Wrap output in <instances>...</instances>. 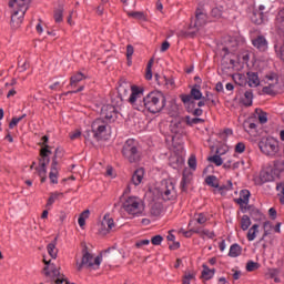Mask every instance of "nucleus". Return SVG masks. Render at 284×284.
Segmentation results:
<instances>
[{
  "instance_id": "6ab92c4d",
  "label": "nucleus",
  "mask_w": 284,
  "mask_h": 284,
  "mask_svg": "<svg viewBox=\"0 0 284 284\" xmlns=\"http://www.w3.org/2000/svg\"><path fill=\"white\" fill-rule=\"evenodd\" d=\"M246 74H247L250 88H253V87L258 88V85H261V80L258 79L257 72L248 71Z\"/></svg>"
},
{
  "instance_id": "69168bd1",
  "label": "nucleus",
  "mask_w": 284,
  "mask_h": 284,
  "mask_svg": "<svg viewBox=\"0 0 284 284\" xmlns=\"http://www.w3.org/2000/svg\"><path fill=\"white\" fill-rule=\"evenodd\" d=\"M276 209H274V207H271L270 210H268V215L271 216V219H272V221H276Z\"/></svg>"
},
{
  "instance_id": "4d7b16f0",
  "label": "nucleus",
  "mask_w": 284,
  "mask_h": 284,
  "mask_svg": "<svg viewBox=\"0 0 284 284\" xmlns=\"http://www.w3.org/2000/svg\"><path fill=\"white\" fill-rule=\"evenodd\" d=\"M201 236H207V239H214L216 236V234H214V231L202 230Z\"/></svg>"
},
{
  "instance_id": "39448f33",
  "label": "nucleus",
  "mask_w": 284,
  "mask_h": 284,
  "mask_svg": "<svg viewBox=\"0 0 284 284\" xmlns=\"http://www.w3.org/2000/svg\"><path fill=\"white\" fill-rule=\"evenodd\" d=\"M122 156L130 163H139L141 161V151L139 143L134 139H129L122 146Z\"/></svg>"
},
{
  "instance_id": "2eb2a0df",
  "label": "nucleus",
  "mask_w": 284,
  "mask_h": 284,
  "mask_svg": "<svg viewBox=\"0 0 284 284\" xmlns=\"http://www.w3.org/2000/svg\"><path fill=\"white\" fill-rule=\"evenodd\" d=\"M101 116L106 119V121H112V119H116V108L112 104H106L102 106Z\"/></svg>"
},
{
  "instance_id": "7ed1b4c3",
  "label": "nucleus",
  "mask_w": 284,
  "mask_h": 284,
  "mask_svg": "<svg viewBox=\"0 0 284 284\" xmlns=\"http://www.w3.org/2000/svg\"><path fill=\"white\" fill-rule=\"evenodd\" d=\"M32 0H9V8L11 9V28L17 30L21 28L26 12L30 9Z\"/></svg>"
},
{
  "instance_id": "3c124183",
  "label": "nucleus",
  "mask_w": 284,
  "mask_h": 284,
  "mask_svg": "<svg viewBox=\"0 0 284 284\" xmlns=\"http://www.w3.org/2000/svg\"><path fill=\"white\" fill-rule=\"evenodd\" d=\"M281 274V268H270L267 275L270 278H276Z\"/></svg>"
},
{
  "instance_id": "423d86ee",
  "label": "nucleus",
  "mask_w": 284,
  "mask_h": 284,
  "mask_svg": "<svg viewBox=\"0 0 284 284\" xmlns=\"http://www.w3.org/2000/svg\"><path fill=\"white\" fill-rule=\"evenodd\" d=\"M258 148L266 156H275L278 153V141L274 138H262Z\"/></svg>"
},
{
  "instance_id": "20e7f679",
  "label": "nucleus",
  "mask_w": 284,
  "mask_h": 284,
  "mask_svg": "<svg viewBox=\"0 0 284 284\" xmlns=\"http://www.w3.org/2000/svg\"><path fill=\"white\" fill-rule=\"evenodd\" d=\"M205 23H207V11L203 4H199L195 10V17L191 18V22L189 24V30L193 31H186L185 37H191V39H194L196 37V32H199V30H201Z\"/></svg>"
},
{
  "instance_id": "1a4fd4ad",
  "label": "nucleus",
  "mask_w": 284,
  "mask_h": 284,
  "mask_svg": "<svg viewBox=\"0 0 284 284\" xmlns=\"http://www.w3.org/2000/svg\"><path fill=\"white\" fill-rule=\"evenodd\" d=\"M139 205H141V203L139 202V199L134 196H130L123 202L122 207L128 212V214H132L134 216L136 214H141V210H139Z\"/></svg>"
},
{
  "instance_id": "5fc2aeb1",
  "label": "nucleus",
  "mask_w": 284,
  "mask_h": 284,
  "mask_svg": "<svg viewBox=\"0 0 284 284\" xmlns=\"http://www.w3.org/2000/svg\"><path fill=\"white\" fill-rule=\"evenodd\" d=\"M151 243L152 245H161V243H163V237L161 235H154L151 239Z\"/></svg>"
},
{
  "instance_id": "cd10ccee",
  "label": "nucleus",
  "mask_w": 284,
  "mask_h": 284,
  "mask_svg": "<svg viewBox=\"0 0 284 284\" xmlns=\"http://www.w3.org/2000/svg\"><path fill=\"white\" fill-rule=\"evenodd\" d=\"M63 154H65V152L63 151V148L58 146L54 151L53 156H52L51 165H59V160L58 159H63Z\"/></svg>"
},
{
  "instance_id": "c85d7f7f",
  "label": "nucleus",
  "mask_w": 284,
  "mask_h": 284,
  "mask_svg": "<svg viewBox=\"0 0 284 284\" xmlns=\"http://www.w3.org/2000/svg\"><path fill=\"white\" fill-rule=\"evenodd\" d=\"M85 79V75L82 72H78L70 78V85L71 88H77V83H80V81H83Z\"/></svg>"
},
{
  "instance_id": "e433bc0d",
  "label": "nucleus",
  "mask_w": 284,
  "mask_h": 284,
  "mask_svg": "<svg viewBox=\"0 0 284 284\" xmlns=\"http://www.w3.org/2000/svg\"><path fill=\"white\" fill-rule=\"evenodd\" d=\"M125 101V98H122L120 94L111 98V105H113L114 108H121V105H123V102Z\"/></svg>"
},
{
  "instance_id": "0eeeda50",
  "label": "nucleus",
  "mask_w": 284,
  "mask_h": 284,
  "mask_svg": "<svg viewBox=\"0 0 284 284\" xmlns=\"http://www.w3.org/2000/svg\"><path fill=\"white\" fill-rule=\"evenodd\" d=\"M159 192L163 201H174L176 199V189H174V183L170 180H163L161 182Z\"/></svg>"
},
{
  "instance_id": "8fccbe9b",
  "label": "nucleus",
  "mask_w": 284,
  "mask_h": 284,
  "mask_svg": "<svg viewBox=\"0 0 284 284\" xmlns=\"http://www.w3.org/2000/svg\"><path fill=\"white\" fill-rule=\"evenodd\" d=\"M187 163L191 170H196V155H191Z\"/></svg>"
},
{
  "instance_id": "bf43d9fd",
  "label": "nucleus",
  "mask_w": 284,
  "mask_h": 284,
  "mask_svg": "<svg viewBox=\"0 0 284 284\" xmlns=\"http://www.w3.org/2000/svg\"><path fill=\"white\" fill-rule=\"evenodd\" d=\"M207 99H210V95H207V98H202L201 100H197L199 102H196V108L201 110V108H203L205 103H207Z\"/></svg>"
},
{
  "instance_id": "f03ea898",
  "label": "nucleus",
  "mask_w": 284,
  "mask_h": 284,
  "mask_svg": "<svg viewBox=\"0 0 284 284\" xmlns=\"http://www.w3.org/2000/svg\"><path fill=\"white\" fill-rule=\"evenodd\" d=\"M202 98L203 93L201 92V84H194L189 94L180 95L186 112L193 116H203V109L196 108V101H201Z\"/></svg>"
},
{
  "instance_id": "7c9ffc66",
  "label": "nucleus",
  "mask_w": 284,
  "mask_h": 284,
  "mask_svg": "<svg viewBox=\"0 0 284 284\" xmlns=\"http://www.w3.org/2000/svg\"><path fill=\"white\" fill-rule=\"evenodd\" d=\"M248 210H250V216L251 219H253V221H261V219H263V215L258 209L248 206Z\"/></svg>"
},
{
  "instance_id": "dca6fc26",
  "label": "nucleus",
  "mask_w": 284,
  "mask_h": 284,
  "mask_svg": "<svg viewBox=\"0 0 284 284\" xmlns=\"http://www.w3.org/2000/svg\"><path fill=\"white\" fill-rule=\"evenodd\" d=\"M82 245V265H88L89 267H92L94 263H92L93 256L88 251V244L85 242L81 243Z\"/></svg>"
},
{
  "instance_id": "b1692460",
  "label": "nucleus",
  "mask_w": 284,
  "mask_h": 284,
  "mask_svg": "<svg viewBox=\"0 0 284 284\" xmlns=\"http://www.w3.org/2000/svg\"><path fill=\"white\" fill-rule=\"evenodd\" d=\"M242 252H243V247H241V245L235 243L231 245L229 256H231V258H236L237 256H241Z\"/></svg>"
},
{
  "instance_id": "864d4df0",
  "label": "nucleus",
  "mask_w": 284,
  "mask_h": 284,
  "mask_svg": "<svg viewBox=\"0 0 284 284\" xmlns=\"http://www.w3.org/2000/svg\"><path fill=\"white\" fill-rule=\"evenodd\" d=\"M129 17H133V19H145V14L141 11L129 12Z\"/></svg>"
},
{
  "instance_id": "ea45409f",
  "label": "nucleus",
  "mask_w": 284,
  "mask_h": 284,
  "mask_svg": "<svg viewBox=\"0 0 284 284\" xmlns=\"http://www.w3.org/2000/svg\"><path fill=\"white\" fill-rule=\"evenodd\" d=\"M261 267V264L254 261H248L246 263V272H254Z\"/></svg>"
},
{
  "instance_id": "ddd939ff",
  "label": "nucleus",
  "mask_w": 284,
  "mask_h": 284,
  "mask_svg": "<svg viewBox=\"0 0 284 284\" xmlns=\"http://www.w3.org/2000/svg\"><path fill=\"white\" fill-rule=\"evenodd\" d=\"M144 89L139 88L138 85H132L131 87V95L129 98V103L131 105H139L138 101L143 97Z\"/></svg>"
},
{
  "instance_id": "a878e982",
  "label": "nucleus",
  "mask_w": 284,
  "mask_h": 284,
  "mask_svg": "<svg viewBox=\"0 0 284 284\" xmlns=\"http://www.w3.org/2000/svg\"><path fill=\"white\" fill-rule=\"evenodd\" d=\"M222 154L223 153H221V151H219V149H217L216 152H215V155L209 156L207 161L210 163H214L217 168H220V165L223 164V158H221Z\"/></svg>"
},
{
  "instance_id": "f704fd0d",
  "label": "nucleus",
  "mask_w": 284,
  "mask_h": 284,
  "mask_svg": "<svg viewBox=\"0 0 284 284\" xmlns=\"http://www.w3.org/2000/svg\"><path fill=\"white\" fill-rule=\"evenodd\" d=\"M205 183L210 187H219V179L216 175H209L205 178Z\"/></svg>"
},
{
  "instance_id": "0e129e2a",
  "label": "nucleus",
  "mask_w": 284,
  "mask_h": 284,
  "mask_svg": "<svg viewBox=\"0 0 284 284\" xmlns=\"http://www.w3.org/2000/svg\"><path fill=\"white\" fill-rule=\"evenodd\" d=\"M277 192H280L278 196H284V182H281L276 185Z\"/></svg>"
},
{
  "instance_id": "412c9836",
  "label": "nucleus",
  "mask_w": 284,
  "mask_h": 284,
  "mask_svg": "<svg viewBox=\"0 0 284 284\" xmlns=\"http://www.w3.org/2000/svg\"><path fill=\"white\" fill-rule=\"evenodd\" d=\"M144 174L145 170H143V168L136 169L131 179L133 185H141V181H143Z\"/></svg>"
},
{
  "instance_id": "f8f14e48",
  "label": "nucleus",
  "mask_w": 284,
  "mask_h": 284,
  "mask_svg": "<svg viewBox=\"0 0 284 284\" xmlns=\"http://www.w3.org/2000/svg\"><path fill=\"white\" fill-rule=\"evenodd\" d=\"M252 45L253 48H256L258 52H265L270 48L265 36H257L252 40Z\"/></svg>"
},
{
  "instance_id": "f3484780",
  "label": "nucleus",
  "mask_w": 284,
  "mask_h": 284,
  "mask_svg": "<svg viewBox=\"0 0 284 284\" xmlns=\"http://www.w3.org/2000/svg\"><path fill=\"white\" fill-rule=\"evenodd\" d=\"M251 21L252 23H255V26H263V23H265V14L254 9L251 16Z\"/></svg>"
},
{
  "instance_id": "774afa93",
  "label": "nucleus",
  "mask_w": 284,
  "mask_h": 284,
  "mask_svg": "<svg viewBox=\"0 0 284 284\" xmlns=\"http://www.w3.org/2000/svg\"><path fill=\"white\" fill-rule=\"evenodd\" d=\"M168 50H170V42L164 41L161 45V52H168Z\"/></svg>"
},
{
  "instance_id": "13d9d810",
  "label": "nucleus",
  "mask_w": 284,
  "mask_h": 284,
  "mask_svg": "<svg viewBox=\"0 0 284 284\" xmlns=\"http://www.w3.org/2000/svg\"><path fill=\"white\" fill-rule=\"evenodd\" d=\"M274 84H268L267 87H264L263 89H262V92L264 93V94H270V95H272V94H274Z\"/></svg>"
},
{
  "instance_id": "2f4dec72",
  "label": "nucleus",
  "mask_w": 284,
  "mask_h": 284,
  "mask_svg": "<svg viewBox=\"0 0 284 284\" xmlns=\"http://www.w3.org/2000/svg\"><path fill=\"white\" fill-rule=\"evenodd\" d=\"M240 225L243 232H246V230H250V225H252V220H250V215H243L241 219Z\"/></svg>"
},
{
  "instance_id": "6e6d98bb",
  "label": "nucleus",
  "mask_w": 284,
  "mask_h": 284,
  "mask_svg": "<svg viewBox=\"0 0 284 284\" xmlns=\"http://www.w3.org/2000/svg\"><path fill=\"white\" fill-rule=\"evenodd\" d=\"M235 152H236L237 154H243V152H245V143L239 142V143L235 145Z\"/></svg>"
},
{
  "instance_id": "a18cd8bd",
  "label": "nucleus",
  "mask_w": 284,
  "mask_h": 284,
  "mask_svg": "<svg viewBox=\"0 0 284 284\" xmlns=\"http://www.w3.org/2000/svg\"><path fill=\"white\" fill-rule=\"evenodd\" d=\"M250 196H251V193L248 190H242L240 192V199H242L246 203H250Z\"/></svg>"
},
{
  "instance_id": "49530a36",
  "label": "nucleus",
  "mask_w": 284,
  "mask_h": 284,
  "mask_svg": "<svg viewBox=\"0 0 284 284\" xmlns=\"http://www.w3.org/2000/svg\"><path fill=\"white\" fill-rule=\"evenodd\" d=\"M102 225H106L108 230H112V227H114V220L105 215Z\"/></svg>"
},
{
  "instance_id": "aec40b11",
  "label": "nucleus",
  "mask_w": 284,
  "mask_h": 284,
  "mask_svg": "<svg viewBox=\"0 0 284 284\" xmlns=\"http://www.w3.org/2000/svg\"><path fill=\"white\" fill-rule=\"evenodd\" d=\"M63 12H65V8L63 3H59L58 7L53 10V18L55 23H61L63 21Z\"/></svg>"
},
{
  "instance_id": "79ce46f5",
  "label": "nucleus",
  "mask_w": 284,
  "mask_h": 284,
  "mask_svg": "<svg viewBox=\"0 0 284 284\" xmlns=\"http://www.w3.org/2000/svg\"><path fill=\"white\" fill-rule=\"evenodd\" d=\"M154 79L158 85H168V78L165 75L161 77L159 73H155Z\"/></svg>"
},
{
  "instance_id": "c9c22d12",
  "label": "nucleus",
  "mask_w": 284,
  "mask_h": 284,
  "mask_svg": "<svg viewBox=\"0 0 284 284\" xmlns=\"http://www.w3.org/2000/svg\"><path fill=\"white\" fill-rule=\"evenodd\" d=\"M255 113L257 114V119L262 125L267 123V112L261 109H255Z\"/></svg>"
},
{
  "instance_id": "5701e85b",
  "label": "nucleus",
  "mask_w": 284,
  "mask_h": 284,
  "mask_svg": "<svg viewBox=\"0 0 284 284\" xmlns=\"http://www.w3.org/2000/svg\"><path fill=\"white\" fill-rule=\"evenodd\" d=\"M104 256L106 261H114V258H119L120 252L114 247H111V248L109 247L108 250L104 251Z\"/></svg>"
},
{
  "instance_id": "f257e3e1",
  "label": "nucleus",
  "mask_w": 284,
  "mask_h": 284,
  "mask_svg": "<svg viewBox=\"0 0 284 284\" xmlns=\"http://www.w3.org/2000/svg\"><path fill=\"white\" fill-rule=\"evenodd\" d=\"M168 103V99L161 91H152L149 94H146L142 101H140V106L136 108V110H148V112H151V114H159V112H162Z\"/></svg>"
},
{
  "instance_id": "4468645a",
  "label": "nucleus",
  "mask_w": 284,
  "mask_h": 284,
  "mask_svg": "<svg viewBox=\"0 0 284 284\" xmlns=\"http://www.w3.org/2000/svg\"><path fill=\"white\" fill-rule=\"evenodd\" d=\"M130 90H132V85L125 78L120 79L119 88H118V94L122 97V99H128V94L130 93Z\"/></svg>"
},
{
  "instance_id": "c756f323",
  "label": "nucleus",
  "mask_w": 284,
  "mask_h": 284,
  "mask_svg": "<svg viewBox=\"0 0 284 284\" xmlns=\"http://www.w3.org/2000/svg\"><path fill=\"white\" fill-rule=\"evenodd\" d=\"M59 196H63V193H59V192L50 193V196L45 204L47 210H50V207H52V205H54V201H57L59 199Z\"/></svg>"
},
{
  "instance_id": "052dcab7",
  "label": "nucleus",
  "mask_w": 284,
  "mask_h": 284,
  "mask_svg": "<svg viewBox=\"0 0 284 284\" xmlns=\"http://www.w3.org/2000/svg\"><path fill=\"white\" fill-rule=\"evenodd\" d=\"M143 245H150V240H140L135 242V247L138 248L143 247Z\"/></svg>"
},
{
  "instance_id": "9d476101",
  "label": "nucleus",
  "mask_w": 284,
  "mask_h": 284,
  "mask_svg": "<svg viewBox=\"0 0 284 284\" xmlns=\"http://www.w3.org/2000/svg\"><path fill=\"white\" fill-rule=\"evenodd\" d=\"M185 120L178 118L170 123V131L172 134H184L185 133Z\"/></svg>"
},
{
  "instance_id": "a19ab883",
  "label": "nucleus",
  "mask_w": 284,
  "mask_h": 284,
  "mask_svg": "<svg viewBox=\"0 0 284 284\" xmlns=\"http://www.w3.org/2000/svg\"><path fill=\"white\" fill-rule=\"evenodd\" d=\"M211 17H213V19H221V17H223V9L215 7L211 10Z\"/></svg>"
},
{
  "instance_id": "de8ad7c7",
  "label": "nucleus",
  "mask_w": 284,
  "mask_h": 284,
  "mask_svg": "<svg viewBox=\"0 0 284 284\" xmlns=\"http://www.w3.org/2000/svg\"><path fill=\"white\" fill-rule=\"evenodd\" d=\"M267 227H270V230H271V227H272V224H270V221H266V222H264V224H263L264 233H263V235H262L261 241L265 240V236H270V231L267 230Z\"/></svg>"
},
{
  "instance_id": "680f3d73",
  "label": "nucleus",
  "mask_w": 284,
  "mask_h": 284,
  "mask_svg": "<svg viewBox=\"0 0 284 284\" xmlns=\"http://www.w3.org/2000/svg\"><path fill=\"white\" fill-rule=\"evenodd\" d=\"M40 152H41L42 154H47V156H50V154H52V150H50V145L42 146V148L40 149Z\"/></svg>"
},
{
  "instance_id": "603ef678",
  "label": "nucleus",
  "mask_w": 284,
  "mask_h": 284,
  "mask_svg": "<svg viewBox=\"0 0 284 284\" xmlns=\"http://www.w3.org/2000/svg\"><path fill=\"white\" fill-rule=\"evenodd\" d=\"M196 223H199L200 225H204V223H207V217L205 216L204 213L197 214Z\"/></svg>"
},
{
  "instance_id": "473e14b6",
  "label": "nucleus",
  "mask_w": 284,
  "mask_h": 284,
  "mask_svg": "<svg viewBox=\"0 0 284 284\" xmlns=\"http://www.w3.org/2000/svg\"><path fill=\"white\" fill-rule=\"evenodd\" d=\"M185 123L186 125H190L192 128V125H199V123H205V120L201 118H191L190 115H186Z\"/></svg>"
},
{
  "instance_id": "09e8293b",
  "label": "nucleus",
  "mask_w": 284,
  "mask_h": 284,
  "mask_svg": "<svg viewBox=\"0 0 284 284\" xmlns=\"http://www.w3.org/2000/svg\"><path fill=\"white\" fill-rule=\"evenodd\" d=\"M179 163H181V159H179V156H173L170 159V165L174 170H176V168H179Z\"/></svg>"
},
{
  "instance_id": "393cba45",
  "label": "nucleus",
  "mask_w": 284,
  "mask_h": 284,
  "mask_svg": "<svg viewBox=\"0 0 284 284\" xmlns=\"http://www.w3.org/2000/svg\"><path fill=\"white\" fill-rule=\"evenodd\" d=\"M253 101H254V93L252 92V90L245 91L244 98L242 99L243 105H245V108H251Z\"/></svg>"
},
{
  "instance_id": "e2e57ef3",
  "label": "nucleus",
  "mask_w": 284,
  "mask_h": 284,
  "mask_svg": "<svg viewBox=\"0 0 284 284\" xmlns=\"http://www.w3.org/2000/svg\"><path fill=\"white\" fill-rule=\"evenodd\" d=\"M265 79H267L268 81H274V79H276V81H278V74L271 72L265 75Z\"/></svg>"
},
{
  "instance_id": "72a5a7b5",
  "label": "nucleus",
  "mask_w": 284,
  "mask_h": 284,
  "mask_svg": "<svg viewBox=\"0 0 284 284\" xmlns=\"http://www.w3.org/2000/svg\"><path fill=\"white\" fill-rule=\"evenodd\" d=\"M255 10H257V12H261L262 14H268V12L272 11V4L270 2H263Z\"/></svg>"
},
{
  "instance_id": "bb28decb",
  "label": "nucleus",
  "mask_w": 284,
  "mask_h": 284,
  "mask_svg": "<svg viewBox=\"0 0 284 284\" xmlns=\"http://www.w3.org/2000/svg\"><path fill=\"white\" fill-rule=\"evenodd\" d=\"M57 166L58 165L51 164V171L49 173V179L53 184L59 183V169Z\"/></svg>"
},
{
  "instance_id": "58836bf2",
  "label": "nucleus",
  "mask_w": 284,
  "mask_h": 284,
  "mask_svg": "<svg viewBox=\"0 0 284 284\" xmlns=\"http://www.w3.org/2000/svg\"><path fill=\"white\" fill-rule=\"evenodd\" d=\"M47 250L51 258H57L59 250L57 248V246H54V244H48Z\"/></svg>"
},
{
  "instance_id": "6e6552de",
  "label": "nucleus",
  "mask_w": 284,
  "mask_h": 284,
  "mask_svg": "<svg viewBox=\"0 0 284 284\" xmlns=\"http://www.w3.org/2000/svg\"><path fill=\"white\" fill-rule=\"evenodd\" d=\"M106 128L108 123L103 121L102 118H98L92 122L91 132L93 133V136L94 139H97V141H101Z\"/></svg>"
},
{
  "instance_id": "a211bd4d",
  "label": "nucleus",
  "mask_w": 284,
  "mask_h": 284,
  "mask_svg": "<svg viewBox=\"0 0 284 284\" xmlns=\"http://www.w3.org/2000/svg\"><path fill=\"white\" fill-rule=\"evenodd\" d=\"M203 271L201 274V278H204V281H210L214 278V274H216V268H210L206 264L202 265Z\"/></svg>"
},
{
  "instance_id": "4be33fe9",
  "label": "nucleus",
  "mask_w": 284,
  "mask_h": 284,
  "mask_svg": "<svg viewBox=\"0 0 284 284\" xmlns=\"http://www.w3.org/2000/svg\"><path fill=\"white\" fill-rule=\"evenodd\" d=\"M275 28L280 32H284V8L277 12V16L275 19Z\"/></svg>"
},
{
  "instance_id": "9b49d317",
  "label": "nucleus",
  "mask_w": 284,
  "mask_h": 284,
  "mask_svg": "<svg viewBox=\"0 0 284 284\" xmlns=\"http://www.w3.org/2000/svg\"><path fill=\"white\" fill-rule=\"evenodd\" d=\"M50 164V156L45 153H41L40 151V158H39V166L36 168L37 172L39 173V176H42L43 174H48V165Z\"/></svg>"
},
{
  "instance_id": "338daca9",
  "label": "nucleus",
  "mask_w": 284,
  "mask_h": 284,
  "mask_svg": "<svg viewBox=\"0 0 284 284\" xmlns=\"http://www.w3.org/2000/svg\"><path fill=\"white\" fill-rule=\"evenodd\" d=\"M232 129H224L223 132L220 133V136H232Z\"/></svg>"
},
{
  "instance_id": "4c0bfd02",
  "label": "nucleus",
  "mask_w": 284,
  "mask_h": 284,
  "mask_svg": "<svg viewBox=\"0 0 284 284\" xmlns=\"http://www.w3.org/2000/svg\"><path fill=\"white\" fill-rule=\"evenodd\" d=\"M256 232H258V224H254L247 232V241H254L256 239Z\"/></svg>"
},
{
  "instance_id": "37998d69",
  "label": "nucleus",
  "mask_w": 284,
  "mask_h": 284,
  "mask_svg": "<svg viewBox=\"0 0 284 284\" xmlns=\"http://www.w3.org/2000/svg\"><path fill=\"white\" fill-rule=\"evenodd\" d=\"M132 54H134V47L132 44L126 45V60L130 65L132 63Z\"/></svg>"
},
{
  "instance_id": "c03bdc74",
  "label": "nucleus",
  "mask_w": 284,
  "mask_h": 284,
  "mask_svg": "<svg viewBox=\"0 0 284 284\" xmlns=\"http://www.w3.org/2000/svg\"><path fill=\"white\" fill-rule=\"evenodd\" d=\"M261 181H263L264 183H267L270 181H274V175H272V173H270V172H262L261 173Z\"/></svg>"
}]
</instances>
